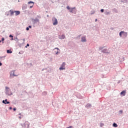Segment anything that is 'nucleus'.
Instances as JSON below:
<instances>
[{"label":"nucleus","mask_w":128,"mask_h":128,"mask_svg":"<svg viewBox=\"0 0 128 128\" xmlns=\"http://www.w3.org/2000/svg\"><path fill=\"white\" fill-rule=\"evenodd\" d=\"M95 22H98V19H96Z\"/></svg>","instance_id":"29"},{"label":"nucleus","mask_w":128,"mask_h":128,"mask_svg":"<svg viewBox=\"0 0 128 128\" xmlns=\"http://www.w3.org/2000/svg\"><path fill=\"white\" fill-rule=\"evenodd\" d=\"M2 41L0 40V42H1Z\"/></svg>","instance_id":"37"},{"label":"nucleus","mask_w":128,"mask_h":128,"mask_svg":"<svg viewBox=\"0 0 128 128\" xmlns=\"http://www.w3.org/2000/svg\"><path fill=\"white\" fill-rule=\"evenodd\" d=\"M67 8L68 10H70L71 8H70V6H68L67 8Z\"/></svg>","instance_id":"19"},{"label":"nucleus","mask_w":128,"mask_h":128,"mask_svg":"<svg viewBox=\"0 0 128 128\" xmlns=\"http://www.w3.org/2000/svg\"><path fill=\"white\" fill-rule=\"evenodd\" d=\"M70 12L72 14H76V8H70Z\"/></svg>","instance_id":"5"},{"label":"nucleus","mask_w":128,"mask_h":128,"mask_svg":"<svg viewBox=\"0 0 128 128\" xmlns=\"http://www.w3.org/2000/svg\"><path fill=\"white\" fill-rule=\"evenodd\" d=\"M121 96H126V91L124 90L120 92Z\"/></svg>","instance_id":"11"},{"label":"nucleus","mask_w":128,"mask_h":128,"mask_svg":"<svg viewBox=\"0 0 128 128\" xmlns=\"http://www.w3.org/2000/svg\"><path fill=\"white\" fill-rule=\"evenodd\" d=\"M3 104H10V102H8V100H6L5 101L3 100L2 101Z\"/></svg>","instance_id":"9"},{"label":"nucleus","mask_w":128,"mask_h":128,"mask_svg":"<svg viewBox=\"0 0 128 128\" xmlns=\"http://www.w3.org/2000/svg\"><path fill=\"white\" fill-rule=\"evenodd\" d=\"M10 38H14V36H12V35L10 34Z\"/></svg>","instance_id":"21"},{"label":"nucleus","mask_w":128,"mask_h":128,"mask_svg":"<svg viewBox=\"0 0 128 128\" xmlns=\"http://www.w3.org/2000/svg\"><path fill=\"white\" fill-rule=\"evenodd\" d=\"M119 36L120 38H122V36L124 38H126L128 36V32L124 31H121L119 34Z\"/></svg>","instance_id":"2"},{"label":"nucleus","mask_w":128,"mask_h":128,"mask_svg":"<svg viewBox=\"0 0 128 128\" xmlns=\"http://www.w3.org/2000/svg\"><path fill=\"white\" fill-rule=\"evenodd\" d=\"M91 14H94V13H91Z\"/></svg>","instance_id":"33"},{"label":"nucleus","mask_w":128,"mask_h":128,"mask_svg":"<svg viewBox=\"0 0 128 128\" xmlns=\"http://www.w3.org/2000/svg\"><path fill=\"white\" fill-rule=\"evenodd\" d=\"M13 76H17L15 75L14 74H13Z\"/></svg>","instance_id":"27"},{"label":"nucleus","mask_w":128,"mask_h":128,"mask_svg":"<svg viewBox=\"0 0 128 128\" xmlns=\"http://www.w3.org/2000/svg\"><path fill=\"white\" fill-rule=\"evenodd\" d=\"M4 38H2V42H4Z\"/></svg>","instance_id":"22"},{"label":"nucleus","mask_w":128,"mask_h":128,"mask_svg":"<svg viewBox=\"0 0 128 128\" xmlns=\"http://www.w3.org/2000/svg\"><path fill=\"white\" fill-rule=\"evenodd\" d=\"M16 110V108H14V109H13V110Z\"/></svg>","instance_id":"25"},{"label":"nucleus","mask_w":128,"mask_h":128,"mask_svg":"<svg viewBox=\"0 0 128 128\" xmlns=\"http://www.w3.org/2000/svg\"><path fill=\"white\" fill-rule=\"evenodd\" d=\"M55 50H57V52L54 51L56 54H60V50L58 49V48H55Z\"/></svg>","instance_id":"8"},{"label":"nucleus","mask_w":128,"mask_h":128,"mask_svg":"<svg viewBox=\"0 0 128 128\" xmlns=\"http://www.w3.org/2000/svg\"><path fill=\"white\" fill-rule=\"evenodd\" d=\"M26 46H30V44H26Z\"/></svg>","instance_id":"24"},{"label":"nucleus","mask_w":128,"mask_h":128,"mask_svg":"<svg viewBox=\"0 0 128 128\" xmlns=\"http://www.w3.org/2000/svg\"><path fill=\"white\" fill-rule=\"evenodd\" d=\"M40 22V20L38 19H34V22Z\"/></svg>","instance_id":"13"},{"label":"nucleus","mask_w":128,"mask_h":128,"mask_svg":"<svg viewBox=\"0 0 128 128\" xmlns=\"http://www.w3.org/2000/svg\"><path fill=\"white\" fill-rule=\"evenodd\" d=\"M108 12L107 13V14H108Z\"/></svg>","instance_id":"36"},{"label":"nucleus","mask_w":128,"mask_h":128,"mask_svg":"<svg viewBox=\"0 0 128 128\" xmlns=\"http://www.w3.org/2000/svg\"><path fill=\"white\" fill-rule=\"evenodd\" d=\"M10 110H12V107L10 108Z\"/></svg>","instance_id":"34"},{"label":"nucleus","mask_w":128,"mask_h":128,"mask_svg":"<svg viewBox=\"0 0 128 128\" xmlns=\"http://www.w3.org/2000/svg\"><path fill=\"white\" fill-rule=\"evenodd\" d=\"M11 40H14V38H11Z\"/></svg>","instance_id":"30"},{"label":"nucleus","mask_w":128,"mask_h":128,"mask_svg":"<svg viewBox=\"0 0 128 128\" xmlns=\"http://www.w3.org/2000/svg\"><path fill=\"white\" fill-rule=\"evenodd\" d=\"M52 22H53L54 26H56V24H58V19L56 18H52Z\"/></svg>","instance_id":"4"},{"label":"nucleus","mask_w":128,"mask_h":128,"mask_svg":"<svg viewBox=\"0 0 128 128\" xmlns=\"http://www.w3.org/2000/svg\"><path fill=\"white\" fill-rule=\"evenodd\" d=\"M34 4L33 2L30 1L28 2V4L30 5V8H32V6H34Z\"/></svg>","instance_id":"6"},{"label":"nucleus","mask_w":128,"mask_h":128,"mask_svg":"<svg viewBox=\"0 0 128 128\" xmlns=\"http://www.w3.org/2000/svg\"><path fill=\"white\" fill-rule=\"evenodd\" d=\"M18 118H20V119L22 118V117H21V116H19Z\"/></svg>","instance_id":"32"},{"label":"nucleus","mask_w":128,"mask_h":128,"mask_svg":"<svg viewBox=\"0 0 128 128\" xmlns=\"http://www.w3.org/2000/svg\"><path fill=\"white\" fill-rule=\"evenodd\" d=\"M6 94H8V96H12V92H10V88H8V87H6Z\"/></svg>","instance_id":"3"},{"label":"nucleus","mask_w":128,"mask_h":128,"mask_svg":"<svg viewBox=\"0 0 128 128\" xmlns=\"http://www.w3.org/2000/svg\"><path fill=\"white\" fill-rule=\"evenodd\" d=\"M59 70H66V68H64V67H60L59 68Z\"/></svg>","instance_id":"14"},{"label":"nucleus","mask_w":128,"mask_h":128,"mask_svg":"<svg viewBox=\"0 0 128 128\" xmlns=\"http://www.w3.org/2000/svg\"><path fill=\"white\" fill-rule=\"evenodd\" d=\"M2 66V62H0V66Z\"/></svg>","instance_id":"23"},{"label":"nucleus","mask_w":128,"mask_h":128,"mask_svg":"<svg viewBox=\"0 0 128 128\" xmlns=\"http://www.w3.org/2000/svg\"><path fill=\"white\" fill-rule=\"evenodd\" d=\"M10 16H14V14H15V16H18V14H20V11H14L11 10L10 11Z\"/></svg>","instance_id":"1"},{"label":"nucleus","mask_w":128,"mask_h":128,"mask_svg":"<svg viewBox=\"0 0 128 128\" xmlns=\"http://www.w3.org/2000/svg\"><path fill=\"white\" fill-rule=\"evenodd\" d=\"M90 106V104H88L86 106Z\"/></svg>","instance_id":"28"},{"label":"nucleus","mask_w":128,"mask_h":128,"mask_svg":"<svg viewBox=\"0 0 128 128\" xmlns=\"http://www.w3.org/2000/svg\"><path fill=\"white\" fill-rule=\"evenodd\" d=\"M113 126H114V128H118V124L116 123H114Z\"/></svg>","instance_id":"15"},{"label":"nucleus","mask_w":128,"mask_h":128,"mask_svg":"<svg viewBox=\"0 0 128 128\" xmlns=\"http://www.w3.org/2000/svg\"><path fill=\"white\" fill-rule=\"evenodd\" d=\"M29 124H28V125H27V128H28V126H29Z\"/></svg>","instance_id":"31"},{"label":"nucleus","mask_w":128,"mask_h":128,"mask_svg":"<svg viewBox=\"0 0 128 128\" xmlns=\"http://www.w3.org/2000/svg\"><path fill=\"white\" fill-rule=\"evenodd\" d=\"M65 38H66V36L64 34H62L60 36H59V38L60 40H64V39Z\"/></svg>","instance_id":"7"},{"label":"nucleus","mask_w":128,"mask_h":128,"mask_svg":"<svg viewBox=\"0 0 128 128\" xmlns=\"http://www.w3.org/2000/svg\"><path fill=\"white\" fill-rule=\"evenodd\" d=\"M119 112H120V114H122V110H120V111H119Z\"/></svg>","instance_id":"17"},{"label":"nucleus","mask_w":128,"mask_h":128,"mask_svg":"<svg viewBox=\"0 0 128 128\" xmlns=\"http://www.w3.org/2000/svg\"><path fill=\"white\" fill-rule=\"evenodd\" d=\"M100 12H104V9H102V10H100Z\"/></svg>","instance_id":"18"},{"label":"nucleus","mask_w":128,"mask_h":128,"mask_svg":"<svg viewBox=\"0 0 128 128\" xmlns=\"http://www.w3.org/2000/svg\"><path fill=\"white\" fill-rule=\"evenodd\" d=\"M10 78H12V76H10Z\"/></svg>","instance_id":"35"},{"label":"nucleus","mask_w":128,"mask_h":128,"mask_svg":"<svg viewBox=\"0 0 128 128\" xmlns=\"http://www.w3.org/2000/svg\"><path fill=\"white\" fill-rule=\"evenodd\" d=\"M29 28H32V26H29Z\"/></svg>","instance_id":"26"},{"label":"nucleus","mask_w":128,"mask_h":128,"mask_svg":"<svg viewBox=\"0 0 128 128\" xmlns=\"http://www.w3.org/2000/svg\"><path fill=\"white\" fill-rule=\"evenodd\" d=\"M82 42H86V37H82Z\"/></svg>","instance_id":"10"},{"label":"nucleus","mask_w":128,"mask_h":128,"mask_svg":"<svg viewBox=\"0 0 128 128\" xmlns=\"http://www.w3.org/2000/svg\"><path fill=\"white\" fill-rule=\"evenodd\" d=\"M26 30H30V28H28V27H27V28H26Z\"/></svg>","instance_id":"20"},{"label":"nucleus","mask_w":128,"mask_h":128,"mask_svg":"<svg viewBox=\"0 0 128 128\" xmlns=\"http://www.w3.org/2000/svg\"><path fill=\"white\" fill-rule=\"evenodd\" d=\"M65 66H66V63L63 62L62 64L61 67L64 68Z\"/></svg>","instance_id":"16"},{"label":"nucleus","mask_w":128,"mask_h":128,"mask_svg":"<svg viewBox=\"0 0 128 128\" xmlns=\"http://www.w3.org/2000/svg\"><path fill=\"white\" fill-rule=\"evenodd\" d=\"M7 54H12V52L10 50H8L6 51Z\"/></svg>","instance_id":"12"}]
</instances>
